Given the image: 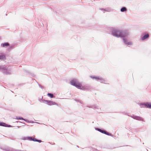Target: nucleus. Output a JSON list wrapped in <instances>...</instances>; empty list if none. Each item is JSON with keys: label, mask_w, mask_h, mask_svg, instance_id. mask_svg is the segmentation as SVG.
Returning a JSON list of instances; mask_svg holds the SVG:
<instances>
[{"label": "nucleus", "mask_w": 151, "mask_h": 151, "mask_svg": "<svg viewBox=\"0 0 151 151\" xmlns=\"http://www.w3.org/2000/svg\"><path fill=\"white\" fill-rule=\"evenodd\" d=\"M123 42L124 44L127 46L131 45L132 44L131 41H129L127 38H124L122 39Z\"/></svg>", "instance_id": "nucleus-10"}, {"label": "nucleus", "mask_w": 151, "mask_h": 151, "mask_svg": "<svg viewBox=\"0 0 151 151\" xmlns=\"http://www.w3.org/2000/svg\"><path fill=\"white\" fill-rule=\"evenodd\" d=\"M22 139L23 140H27L29 141H33L34 142H38L39 143L43 142L40 140L37 139L35 138H34L32 137H24Z\"/></svg>", "instance_id": "nucleus-7"}, {"label": "nucleus", "mask_w": 151, "mask_h": 151, "mask_svg": "<svg viewBox=\"0 0 151 151\" xmlns=\"http://www.w3.org/2000/svg\"><path fill=\"white\" fill-rule=\"evenodd\" d=\"M127 9L125 7H122L120 9V11L122 12H125L127 11Z\"/></svg>", "instance_id": "nucleus-17"}, {"label": "nucleus", "mask_w": 151, "mask_h": 151, "mask_svg": "<svg viewBox=\"0 0 151 151\" xmlns=\"http://www.w3.org/2000/svg\"><path fill=\"white\" fill-rule=\"evenodd\" d=\"M43 99V97L42 96V99H41L40 100V101L41 102H45V103L47 104L49 106H51L52 105H56L58 106H60V105L59 104H58L56 103L55 102L51 101L50 100H45V99Z\"/></svg>", "instance_id": "nucleus-4"}, {"label": "nucleus", "mask_w": 151, "mask_h": 151, "mask_svg": "<svg viewBox=\"0 0 151 151\" xmlns=\"http://www.w3.org/2000/svg\"><path fill=\"white\" fill-rule=\"evenodd\" d=\"M0 148L5 151H15L16 150L15 149L8 146L1 147Z\"/></svg>", "instance_id": "nucleus-9"}, {"label": "nucleus", "mask_w": 151, "mask_h": 151, "mask_svg": "<svg viewBox=\"0 0 151 151\" xmlns=\"http://www.w3.org/2000/svg\"><path fill=\"white\" fill-rule=\"evenodd\" d=\"M121 113L123 114H124V115H127V113L126 112H122Z\"/></svg>", "instance_id": "nucleus-26"}, {"label": "nucleus", "mask_w": 151, "mask_h": 151, "mask_svg": "<svg viewBox=\"0 0 151 151\" xmlns=\"http://www.w3.org/2000/svg\"><path fill=\"white\" fill-rule=\"evenodd\" d=\"M130 35L129 31L128 30H121L119 37L126 38Z\"/></svg>", "instance_id": "nucleus-5"}, {"label": "nucleus", "mask_w": 151, "mask_h": 151, "mask_svg": "<svg viewBox=\"0 0 151 151\" xmlns=\"http://www.w3.org/2000/svg\"><path fill=\"white\" fill-rule=\"evenodd\" d=\"M21 127V126H17V127L18 128H20Z\"/></svg>", "instance_id": "nucleus-33"}, {"label": "nucleus", "mask_w": 151, "mask_h": 151, "mask_svg": "<svg viewBox=\"0 0 151 151\" xmlns=\"http://www.w3.org/2000/svg\"><path fill=\"white\" fill-rule=\"evenodd\" d=\"M101 9V10H105V11H107V12H108V10H106V9H103V8Z\"/></svg>", "instance_id": "nucleus-32"}, {"label": "nucleus", "mask_w": 151, "mask_h": 151, "mask_svg": "<svg viewBox=\"0 0 151 151\" xmlns=\"http://www.w3.org/2000/svg\"><path fill=\"white\" fill-rule=\"evenodd\" d=\"M47 95L48 96L50 97V98H53L54 97V96H53V94L51 93H48L47 94Z\"/></svg>", "instance_id": "nucleus-18"}, {"label": "nucleus", "mask_w": 151, "mask_h": 151, "mask_svg": "<svg viewBox=\"0 0 151 151\" xmlns=\"http://www.w3.org/2000/svg\"><path fill=\"white\" fill-rule=\"evenodd\" d=\"M75 101H76L78 102H79L80 103H81V104H83V102L81 100L78 99H75Z\"/></svg>", "instance_id": "nucleus-20"}, {"label": "nucleus", "mask_w": 151, "mask_h": 151, "mask_svg": "<svg viewBox=\"0 0 151 151\" xmlns=\"http://www.w3.org/2000/svg\"><path fill=\"white\" fill-rule=\"evenodd\" d=\"M10 138L11 139L14 140H15V138H13V137H10Z\"/></svg>", "instance_id": "nucleus-30"}, {"label": "nucleus", "mask_w": 151, "mask_h": 151, "mask_svg": "<svg viewBox=\"0 0 151 151\" xmlns=\"http://www.w3.org/2000/svg\"><path fill=\"white\" fill-rule=\"evenodd\" d=\"M147 102H143L141 103H138L137 104L140 106L141 108H143L144 107V106L145 107L147 108Z\"/></svg>", "instance_id": "nucleus-13"}, {"label": "nucleus", "mask_w": 151, "mask_h": 151, "mask_svg": "<svg viewBox=\"0 0 151 151\" xmlns=\"http://www.w3.org/2000/svg\"><path fill=\"white\" fill-rule=\"evenodd\" d=\"M108 32L114 37L119 38L120 33L121 30L118 29L113 27H108L107 28Z\"/></svg>", "instance_id": "nucleus-1"}, {"label": "nucleus", "mask_w": 151, "mask_h": 151, "mask_svg": "<svg viewBox=\"0 0 151 151\" xmlns=\"http://www.w3.org/2000/svg\"><path fill=\"white\" fill-rule=\"evenodd\" d=\"M150 37L149 34L147 32H145L143 34L142 36L141 37V39L142 40L144 41L148 39Z\"/></svg>", "instance_id": "nucleus-11"}, {"label": "nucleus", "mask_w": 151, "mask_h": 151, "mask_svg": "<svg viewBox=\"0 0 151 151\" xmlns=\"http://www.w3.org/2000/svg\"><path fill=\"white\" fill-rule=\"evenodd\" d=\"M94 151H99L96 149H95Z\"/></svg>", "instance_id": "nucleus-34"}, {"label": "nucleus", "mask_w": 151, "mask_h": 151, "mask_svg": "<svg viewBox=\"0 0 151 151\" xmlns=\"http://www.w3.org/2000/svg\"><path fill=\"white\" fill-rule=\"evenodd\" d=\"M33 137H35V135H34Z\"/></svg>", "instance_id": "nucleus-36"}, {"label": "nucleus", "mask_w": 151, "mask_h": 151, "mask_svg": "<svg viewBox=\"0 0 151 151\" xmlns=\"http://www.w3.org/2000/svg\"><path fill=\"white\" fill-rule=\"evenodd\" d=\"M87 106L89 108H91L93 109H98L99 108V106L97 104H95L91 106Z\"/></svg>", "instance_id": "nucleus-15"}, {"label": "nucleus", "mask_w": 151, "mask_h": 151, "mask_svg": "<svg viewBox=\"0 0 151 151\" xmlns=\"http://www.w3.org/2000/svg\"><path fill=\"white\" fill-rule=\"evenodd\" d=\"M6 125V123L0 122V126H3L5 127Z\"/></svg>", "instance_id": "nucleus-21"}, {"label": "nucleus", "mask_w": 151, "mask_h": 151, "mask_svg": "<svg viewBox=\"0 0 151 151\" xmlns=\"http://www.w3.org/2000/svg\"><path fill=\"white\" fill-rule=\"evenodd\" d=\"M38 84V85H39V87L41 88L42 89L43 88V86H42L40 84Z\"/></svg>", "instance_id": "nucleus-28"}, {"label": "nucleus", "mask_w": 151, "mask_h": 151, "mask_svg": "<svg viewBox=\"0 0 151 151\" xmlns=\"http://www.w3.org/2000/svg\"><path fill=\"white\" fill-rule=\"evenodd\" d=\"M30 123H38V124L39 123H38V122H34V121H30Z\"/></svg>", "instance_id": "nucleus-27"}, {"label": "nucleus", "mask_w": 151, "mask_h": 151, "mask_svg": "<svg viewBox=\"0 0 151 151\" xmlns=\"http://www.w3.org/2000/svg\"><path fill=\"white\" fill-rule=\"evenodd\" d=\"M16 119L17 120H24V119L22 117H18V116H16Z\"/></svg>", "instance_id": "nucleus-22"}, {"label": "nucleus", "mask_w": 151, "mask_h": 151, "mask_svg": "<svg viewBox=\"0 0 151 151\" xmlns=\"http://www.w3.org/2000/svg\"><path fill=\"white\" fill-rule=\"evenodd\" d=\"M99 132L107 135L110 136L111 137H113V135H112L111 134L108 132L104 129H101L100 130Z\"/></svg>", "instance_id": "nucleus-12"}, {"label": "nucleus", "mask_w": 151, "mask_h": 151, "mask_svg": "<svg viewBox=\"0 0 151 151\" xmlns=\"http://www.w3.org/2000/svg\"><path fill=\"white\" fill-rule=\"evenodd\" d=\"M90 77L93 79H94L97 81H99L101 83L107 84L106 80L100 76H90Z\"/></svg>", "instance_id": "nucleus-3"}, {"label": "nucleus", "mask_w": 151, "mask_h": 151, "mask_svg": "<svg viewBox=\"0 0 151 151\" xmlns=\"http://www.w3.org/2000/svg\"><path fill=\"white\" fill-rule=\"evenodd\" d=\"M95 129L96 130H97V131L99 132L100 130L101 129L99 128H98L96 127V128H95Z\"/></svg>", "instance_id": "nucleus-25"}, {"label": "nucleus", "mask_w": 151, "mask_h": 151, "mask_svg": "<svg viewBox=\"0 0 151 151\" xmlns=\"http://www.w3.org/2000/svg\"><path fill=\"white\" fill-rule=\"evenodd\" d=\"M77 147H79L78 146H77Z\"/></svg>", "instance_id": "nucleus-37"}, {"label": "nucleus", "mask_w": 151, "mask_h": 151, "mask_svg": "<svg viewBox=\"0 0 151 151\" xmlns=\"http://www.w3.org/2000/svg\"><path fill=\"white\" fill-rule=\"evenodd\" d=\"M16 122H20V123H22V122L19 121H17ZM22 123L24 124H26L25 123Z\"/></svg>", "instance_id": "nucleus-29"}, {"label": "nucleus", "mask_w": 151, "mask_h": 151, "mask_svg": "<svg viewBox=\"0 0 151 151\" xmlns=\"http://www.w3.org/2000/svg\"><path fill=\"white\" fill-rule=\"evenodd\" d=\"M70 83L72 85L75 86L78 89L81 90H83V87L81 88L82 84L80 83L78 79L76 78H73L70 82Z\"/></svg>", "instance_id": "nucleus-2"}, {"label": "nucleus", "mask_w": 151, "mask_h": 151, "mask_svg": "<svg viewBox=\"0 0 151 151\" xmlns=\"http://www.w3.org/2000/svg\"><path fill=\"white\" fill-rule=\"evenodd\" d=\"M24 120L27 122L30 123V121H29L27 119H24Z\"/></svg>", "instance_id": "nucleus-24"}, {"label": "nucleus", "mask_w": 151, "mask_h": 151, "mask_svg": "<svg viewBox=\"0 0 151 151\" xmlns=\"http://www.w3.org/2000/svg\"><path fill=\"white\" fill-rule=\"evenodd\" d=\"M10 47L11 48H13V46H11Z\"/></svg>", "instance_id": "nucleus-35"}, {"label": "nucleus", "mask_w": 151, "mask_h": 151, "mask_svg": "<svg viewBox=\"0 0 151 151\" xmlns=\"http://www.w3.org/2000/svg\"><path fill=\"white\" fill-rule=\"evenodd\" d=\"M1 46L2 47H5L8 46L9 45V44L8 42H6L4 43H2L1 44Z\"/></svg>", "instance_id": "nucleus-16"}, {"label": "nucleus", "mask_w": 151, "mask_h": 151, "mask_svg": "<svg viewBox=\"0 0 151 151\" xmlns=\"http://www.w3.org/2000/svg\"><path fill=\"white\" fill-rule=\"evenodd\" d=\"M13 127V126H12L6 123V125H5V127Z\"/></svg>", "instance_id": "nucleus-23"}, {"label": "nucleus", "mask_w": 151, "mask_h": 151, "mask_svg": "<svg viewBox=\"0 0 151 151\" xmlns=\"http://www.w3.org/2000/svg\"><path fill=\"white\" fill-rule=\"evenodd\" d=\"M128 116H130L134 119L139 120V121H144V120L143 118H142L141 117L139 116L135 115L133 114L131 115L127 113V115Z\"/></svg>", "instance_id": "nucleus-8"}, {"label": "nucleus", "mask_w": 151, "mask_h": 151, "mask_svg": "<svg viewBox=\"0 0 151 151\" xmlns=\"http://www.w3.org/2000/svg\"><path fill=\"white\" fill-rule=\"evenodd\" d=\"M1 38V37H0V39Z\"/></svg>", "instance_id": "nucleus-38"}, {"label": "nucleus", "mask_w": 151, "mask_h": 151, "mask_svg": "<svg viewBox=\"0 0 151 151\" xmlns=\"http://www.w3.org/2000/svg\"><path fill=\"white\" fill-rule=\"evenodd\" d=\"M6 59L5 55L4 53H0V60H4Z\"/></svg>", "instance_id": "nucleus-14"}, {"label": "nucleus", "mask_w": 151, "mask_h": 151, "mask_svg": "<svg viewBox=\"0 0 151 151\" xmlns=\"http://www.w3.org/2000/svg\"><path fill=\"white\" fill-rule=\"evenodd\" d=\"M15 151H26L25 150H15Z\"/></svg>", "instance_id": "nucleus-31"}, {"label": "nucleus", "mask_w": 151, "mask_h": 151, "mask_svg": "<svg viewBox=\"0 0 151 151\" xmlns=\"http://www.w3.org/2000/svg\"><path fill=\"white\" fill-rule=\"evenodd\" d=\"M0 71L4 75H10L11 74V71L4 66H0Z\"/></svg>", "instance_id": "nucleus-6"}, {"label": "nucleus", "mask_w": 151, "mask_h": 151, "mask_svg": "<svg viewBox=\"0 0 151 151\" xmlns=\"http://www.w3.org/2000/svg\"><path fill=\"white\" fill-rule=\"evenodd\" d=\"M147 106V108L151 109V103L148 102Z\"/></svg>", "instance_id": "nucleus-19"}]
</instances>
